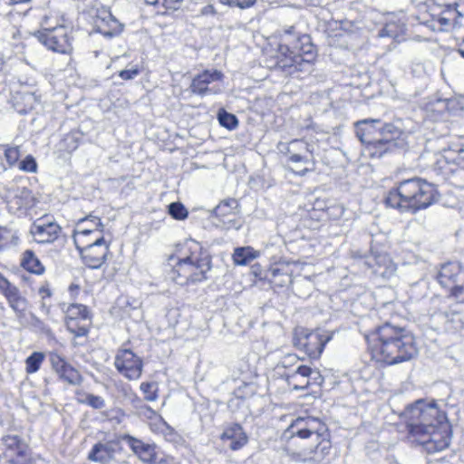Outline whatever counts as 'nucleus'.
Returning a JSON list of instances; mask_svg holds the SVG:
<instances>
[{
    "instance_id": "f257e3e1",
    "label": "nucleus",
    "mask_w": 464,
    "mask_h": 464,
    "mask_svg": "<svg viewBox=\"0 0 464 464\" xmlns=\"http://www.w3.org/2000/svg\"><path fill=\"white\" fill-rule=\"evenodd\" d=\"M407 428L414 440L429 453L442 451L450 443V425L444 411L432 401L418 400L404 412Z\"/></svg>"
},
{
    "instance_id": "f03ea898",
    "label": "nucleus",
    "mask_w": 464,
    "mask_h": 464,
    "mask_svg": "<svg viewBox=\"0 0 464 464\" xmlns=\"http://www.w3.org/2000/svg\"><path fill=\"white\" fill-rule=\"evenodd\" d=\"M367 340L372 357L390 365L411 361L418 354L413 334L391 323L380 325Z\"/></svg>"
},
{
    "instance_id": "7ed1b4c3",
    "label": "nucleus",
    "mask_w": 464,
    "mask_h": 464,
    "mask_svg": "<svg viewBox=\"0 0 464 464\" xmlns=\"http://www.w3.org/2000/svg\"><path fill=\"white\" fill-rule=\"evenodd\" d=\"M285 439L298 437L300 439L312 438L316 446L314 449L295 451L288 447H284L283 451L295 462L304 464H327L332 450V443L328 439L326 426L317 419L298 417L292 421L284 431Z\"/></svg>"
},
{
    "instance_id": "20e7f679",
    "label": "nucleus",
    "mask_w": 464,
    "mask_h": 464,
    "mask_svg": "<svg viewBox=\"0 0 464 464\" xmlns=\"http://www.w3.org/2000/svg\"><path fill=\"white\" fill-rule=\"evenodd\" d=\"M439 198L435 186L425 179L413 178L405 179L389 190L384 202L386 206L401 213L415 214L434 204Z\"/></svg>"
},
{
    "instance_id": "39448f33",
    "label": "nucleus",
    "mask_w": 464,
    "mask_h": 464,
    "mask_svg": "<svg viewBox=\"0 0 464 464\" xmlns=\"http://www.w3.org/2000/svg\"><path fill=\"white\" fill-rule=\"evenodd\" d=\"M175 260L170 277L177 284L186 285L208 279L207 273L211 269V256L199 243L188 241L179 256L169 257V261Z\"/></svg>"
},
{
    "instance_id": "423d86ee",
    "label": "nucleus",
    "mask_w": 464,
    "mask_h": 464,
    "mask_svg": "<svg viewBox=\"0 0 464 464\" xmlns=\"http://www.w3.org/2000/svg\"><path fill=\"white\" fill-rule=\"evenodd\" d=\"M355 133L362 143L368 145L372 157L381 158L400 146L401 130L393 123L365 119L355 123Z\"/></svg>"
},
{
    "instance_id": "0eeeda50",
    "label": "nucleus",
    "mask_w": 464,
    "mask_h": 464,
    "mask_svg": "<svg viewBox=\"0 0 464 464\" xmlns=\"http://www.w3.org/2000/svg\"><path fill=\"white\" fill-rule=\"evenodd\" d=\"M73 241L83 263L92 269L100 268L109 253V244L102 235H95L92 229L75 232Z\"/></svg>"
},
{
    "instance_id": "6e6552de",
    "label": "nucleus",
    "mask_w": 464,
    "mask_h": 464,
    "mask_svg": "<svg viewBox=\"0 0 464 464\" xmlns=\"http://www.w3.org/2000/svg\"><path fill=\"white\" fill-rule=\"evenodd\" d=\"M333 338V334L324 330L309 331L305 328H296L294 333V345L304 351L310 358L316 359L322 354L325 344Z\"/></svg>"
},
{
    "instance_id": "1a4fd4ad",
    "label": "nucleus",
    "mask_w": 464,
    "mask_h": 464,
    "mask_svg": "<svg viewBox=\"0 0 464 464\" xmlns=\"http://www.w3.org/2000/svg\"><path fill=\"white\" fill-rule=\"evenodd\" d=\"M34 36L39 43L53 52L70 53L72 50V34L64 25L37 31Z\"/></svg>"
},
{
    "instance_id": "9d476101",
    "label": "nucleus",
    "mask_w": 464,
    "mask_h": 464,
    "mask_svg": "<svg viewBox=\"0 0 464 464\" xmlns=\"http://www.w3.org/2000/svg\"><path fill=\"white\" fill-rule=\"evenodd\" d=\"M437 279L439 284L450 291L451 295L463 300L464 270L458 262H449L441 266Z\"/></svg>"
},
{
    "instance_id": "9b49d317",
    "label": "nucleus",
    "mask_w": 464,
    "mask_h": 464,
    "mask_svg": "<svg viewBox=\"0 0 464 464\" xmlns=\"http://www.w3.org/2000/svg\"><path fill=\"white\" fill-rule=\"evenodd\" d=\"M4 455L10 464H29L30 453L27 443L18 434L9 432L2 437Z\"/></svg>"
},
{
    "instance_id": "f8f14e48",
    "label": "nucleus",
    "mask_w": 464,
    "mask_h": 464,
    "mask_svg": "<svg viewBox=\"0 0 464 464\" xmlns=\"http://www.w3.org/2000/svg\"><path fill=\"white\" fill-rule=\"evenodd\" d=\"M114 366L121 375L133 381L141 376L143 363L130 349H120L115 356Z\"/></svg>"
},
{
    "instance_id": "ddd939ff",
    "label": "nucleus",
    "mask_w": 464,
    "mask_h": 464,
    "mask_svg": "<svg viewBox=\"0 0 464 464\" xmlns=\"http://www.w3.org/2000/svg\"><path fill=\"white\" fill-rule=\"evenodd\" d=\"M223 73L218 70H205L195 76L189 86L190 92L201 97L212 94H218L221 92L220 87L209 84L222 81Z\"/></svg>"
},
{
    "instance_id": "4468645a",
    "label": "nucleus",
    "mask_w": 464,
    "mask_h": 464,
    "mask_svg": "<svg viewBox=\"0 0 464 464\" xmlns=\"http://www.w3.org/2000/svg\"><path fill=\"white\" fill-rule=\"evenodd\" d=\"M50 362L53 371L59 379L70 385L77 386L82 382V377L78 370L72 367L63 356L57 353L50 354Z\"/></svg>"
},
{
    "instance_id": "2eb2a0df",
    "label": "nucleus",
    "mask_w": 464,
    "mask_h": 464,
    "mask_svg": "<svg viewBox=\"0 0 464 464\" xmlns=\"http://www.w3.org/2000/svg\"><path fill=\"white\" fill-rule=\"evenodd\" d=\"M61 232V227L54 221L45 218L35 220L31 227V234L35 242L49 244L54 242Z\"/></svg>"
},
{
    "instance_id": "dca6fc26",
    "label": "nucleus",
    "mask_w": 464,
    "mask_h": 464,
    "mask_svg": "<svg viewBox=\"0 0 464 464\" xmlns=\"http://www.w3.org/2000/svg\"><path fill=\"white\" fill-rule=\"evenodd\" d=\"M364 265L372 273L382 279H390L396 272V266L386 254L371 255L366 257Z\"/></svg>"
},
{
    "instance_id": "f3484780",
    "label": "nucleus",
    "mask_w": 464,
    "mask_h": 464,
    "mask_svg": "<svg viewBox=\"0 0 464 464\" xmlns=\"http://www.w3.org/2000/svg\"><path fill=\"white\" fill-rule=\"evenodd\" d=\"M294 51L290 52V56L278 61V66L282 69L296 68V64L302 59L301 55L312 54L314 52V45L311 44V38L307 34L299 36L293 46Z\"/></svg>"
},
{
    "instance_id": "a211bd4d",
    "label": "nucleus",
    "mask_w": 464,
    "mask_h": 464,
    "mask_svg": "<svg viewBox=\"0 0 464 464\" xmlns=\"http://www.w3.org/2000/svg\"><path fill=\"white\" fill-rule=\"evenodd\" d=\"M1 294L6 298L9 306L14 310L18 317L24 315L27 302L24 297L20 295L19 289L10 282L0 289Z\"/></svg>"
},
{
    "instance_id": "6ab92c4d",
    "label": "nucleus",
    "mask_w": 464,
    "mask_h": 464,
    "mask_svg": "<svg viewBox=\"0 0 464 464\" xmlns=\"http://www.w3.org/2000/svg\"><path fill=\"white\" fill-rule=\"evenodd\" d=\"M438 5L441 7V11L437 14V20L443 27L450 26L463 15L459 10V3L457 0L451 2L439 0Z\"/></svg>"
},
{
    "instance_id": "aec40b11",
    "label": "nucleus",
    "mask_w": 464,
    "mask_h": 464,
    "mask_svg": "<svg viewBox=\"0 0 464 464\" xmlns=\"http://www.w3.org/2000/svg\"><path fill=\"white\" fill-rule=\"evenodd\" d=\"M295 147H302L305 152L313 153L311 146L304 140L295 139L289 143H279L277 148L282 152L285 150V152L290 155L288 160L291 162L309 163L310 159L302 153L296 152Z\"/></svg>"
},
{
    "instance_id": "412c9836",
    "label": "nucleus",
    "mask_w": 464,
    "mask_h": 464,
    "mask_svg": "<svg viewBox=\"0 0 464 464\" xmlns=\"http://www.w3.org/2000/svg\"><path fill=\"white\" fill-rule=\"evenodd\" d=\"M125 440L142 462L150 464L157 455L153 445L145 443L130 435H127Z\"/></svg>"
},
{
    "instance_id": "4be33fe9",
    "label": "nucleus",
    "mask_w": 464,
    "mask_h": 464,
    "mask_svg": "<svg viewBox=\"0 0 464 464\" xmlns=\"http://www.w3.org/2000/svg\"><path fill=\"white\" fill-rule=\"evenodd\" d=\"M221 440H230L229 448L237 450L246 444L247 436L239 424L234 423L224 430Z\"/></svg>"
},
{
    "instance_id": "5701e85b",
    "label": "nucleus",
    "mask_w": 464,
    "mask_h": 464,
    "mask_svg": "<svg viewBox=\"0 0 464 464\" xmlns=\"http://www.w3.org/2000/svg\"><path fill=\"white\" fill-rule=\"evenodd\" d=\"M7 198H9V203L15 205L17 209H28L35 205V199L32 191L25 187L17 188L10 191Z\"/></svg>"
},
{
    "instance_id": "b1692460",
    "label": "nucleus",
    "mask_w": 464,
    "mask_h": 464,
    "mask_svg": "<svg viewBox=\"0 0 464 464\" xmlns=\"http://www.w3.org/2000/svg\"><path fill=\"white\" fill-rule=\"evenodd\" d=\"M445 152L446 155L441 157L436 164V169L439 172L448 173L446 167H448L449 161L459 166H464V145H457L454 148L448 149Z\"/></svg>"
},
{
    "instance_id": "393cba45",
    "label": "nucleus",
    "mask_w": 464,
    "mask_h": 464,
    "mask_svg": "<svg viewBox=\"0 0 464 464\" xmlns=\"http://www.w3.org/2000/svg\"><path fill=\"white\" fill-rule=\"evenodd\" d=\"M313 371L309 366L299 364L291 373L286 374V381L294 389H304L309 385V376Z\"/></svg>"
},
{
    "instance_id": "a878e982",
    "label": "nucleus",
    "mask_w": 464,
    "mask_h": 464,
    "mask_svg": "<svg viewBox=\"0 0 464 464\" xmlns=\"http://www.w3.org/2000/svg\"><path fill=\"white\" fill-rule=\"evenodd\" d=\"M114 449L109 443H96L88 455V459L95 462H108L114 457Z\"/></svg>"
},
{
    "instance_id": "bb28decb",
    "label": "nucleus",
    "mask_w": 464,
    "mask_h": 464,
    "mask_svg": "<svg viewBox=\"0 0 464 464\" xmlns=\"http://www.w3.org/2000/svg\"><path fill=\"white\" fill-rule=\"evenodd\" d=\"M20 265L32 274L43 275L44 273V265L33 250L27 249L23 253Z\"/></svg>"
},
{
    "instance_id": "cd10ccee",
    "label": "nucleus",
    "mask_w": 464,
    "mask_h": 464,
    "mask_svg": "<svg viewBox=\"0 0 464 464\" xmlns=\"http://www.w3.org/2000/svg\"><path fill=\"white\" fill-rule=\"evenodd\" d=\"M406 31L405 24L399 21H390L378 32V36L381 38L389 37L397 42L404 35Z\"/></svg>"
},
{
    "instance_id": "c85d7f7f",
    "label": "nucleus",
    "mask_w": 464,
    "mask_h": 464,
    "mask_svg": "<svg viewBox=\"0 0 464 464\" xmlns=\"http://www.w3.org/2000/svg\"><path fill=\"white\" fill-rule=\"evenodd\" d=\"M260 256V252L251 246L237 247L233 253V261L237 266H246Z\"/></svg>"
},
{
    "instance_id": "c756f323",
    "label": "nucleus",
    "mask_w": 464,
    "mask_h": 464,
    "mask_svg": "<svg viewBox=\"0 0 464 464\" xmlns=\"http://www.w3.org/2000/svg\"><path fill=\"white\" fill-rule=\"evenodd\" d=\"M89 318V311L83 304H71L65 310V320H87Z\"/></svg>"
},
{
    "instance_id": "7c9ffc66",
    "label": "nucleus",
    "mask_w": 464,
    "mask_h": 464,
    "mask_svg": "<svg viewBox=\"0 0 464 464\" xmlns=\"http://www.w3.org/2000/svg\"><path fill=\"white\" fill-rule=\"evenodd\" d=\"M238 203L235 198H227L221 201L214 209V214L221 218L236 214Z\"/></svg>"
},
{
    "instance_id": "2f4dec72",
    "label": "nucleus",
    "mask_w": 464,
    "mask_h": 464,
    "mask_svg": "<svg viewBox=\"0 0 464 464\" xmlns=\"http://www.w3.org/2000/svg\"><path fill=\"white\" fill-rule=\"evenodd\" d=\"M45 355L42 352H34L25 360V372L28 374L36 372L43 362L44 361Z\"/></svg>"
},
{
    "instance_id": "473e14b6",
    "label": "nucleus",
    "mask_w": 464,
    "mask_h": 464,
    "mask_svg": "<svg viewBox=\"0 0 464 464\" xmlns=\"http://www.w3.org/2000/svg\"><path fill=\"white\" fill-rule=\"evenodd\" d=\"M85 320H65L67 330L72 333L75 337H82L88 334V328Z\"/></svg>"
},
{
    "instance_id": "72a5a7b5",
    "label": "nucleus",
    "mask_w": 464,
    "mask_h": 464,
    "mask_svg": "<svg viewBox=\"0 0 464 464\" xmlns=\"http://www.w3.org/2000/svg\"><path fill=\"white\" fill-rule=\"evenodd\" d=\"M18 237L15 232L6 227H0V251L12 245H16Z\"/></svg>"
},
{
    "instance_id": "f704fd0d",
    "label": "nucleus",
    "mask_w": 464,
    "mask_h": 464,
    "mask_svg": "<svg viewBox=\"0 0 464 464\" xmlns=\"http://www.w3.org/2000/svg\"><path fill=\"white\" fill-rule=\"evenodd\" d=\"M218 120L222 127L230 130L236 129L238 124V120L236 115L227 112L224 109L219 110L218 113Z\"/></svg>"
},
{
    "instance_id": "c9c22d12",
    "label": "nucleus",
    "mask_w": 464,
    "mask_h": 464,
    "mask_svg": "<svg viewBox=\"0 0 464 464\" xmlns=\"http://www.w3.org/2000/svg\"><path fill=\"white\" fill-rule=\"evenodd\" d=\"M4 156L9 167H13L19 163L21 156L20 149L18 146L3 145Z\"/></svg>"
},
{
    "instance_id": "e433bc0d",
    "label": "nucleus",
    "mask_w": 464,
    "mask_h": 464,
    "mask_svg": "<svg viewBox=\"0 0 464 464\" xmlns=\"http://www.w3.org/2000/svg\"><path fill=\"white\" fill-rule=\"evenodd\" d=\"M169 214L177 220H183L188 218V212L180 202H172L168 206Z\"/></svg>"
},
{
    "instance_id": "4c0bfd02",
    "label": "nucleus",
    "mask_w": 464,
    "mask_h": 464,
    "mask_svg": "<svg viewBox=\"0 0 464 464\" xmlns=\"http://www.w3.org/2000/svg\"><path fill=\"white\" fill-rule=\"evenodd\" d=\"M140 391L144 393V398L148 401H154L158 399V386L155 382H141Z\"/></svg>"
},
{
    "instance_id": "58836bf2",
    "label": "nucleus",
    "mask_w": 464,
    "mask_h": 464,
    "mask_svg": "<svg viewBox=\"0 0 464 464\" xmlns=\"http://www.w3.org/2000/svg\"><path fill=\"white\" fill-rule=\"evenodd\" d=\"M18 169L27 173H36L38 169V164L32 155H27L24 160L19 161Z\"/></svg>"
},
{
    "instance_id": "ea45409f",
    "label": "nucleus",
    "mask_w": 464,
    "mask_h": 464,
    "mask_svg": "<svg viewBox=\"0 0 464 464\" xmlns=\"http://www.w3.org/2000/svg\"><path fill=\"white\" fill-rule=\"evenodd\" d=\"M222 5L239 9H247L252 7L256 0H219Z\"/></svg>"
},
{
    "instance_id": "a19ab883",
    "label": "nucleus",
    "mask_w": 464,
    "mask_h": 464,
    "mask_svg": "<svg viewBox=\"0 0 464 464\" xmlns=\"http://www.w3.org/2000/svg\"><path fill=\"white\" fill-rule=\"evenodd\" d=\"M85 221H90L92 224H93L94 227L91 229L95 231V235H102L104 228V225L98 217L90 214L87 217L81 218L79 220V223H83Z\"/></svg>"
},
{
    "instance_id": "79ce46f5",
    "label": "nucleus",
    "mask_w": 464,
    "mask_h": 464,
    "mask_svg": "<svg viewBox=\"0 0 464 464\" xmlns=\"http://www.w3.org/2000/svg\"><path fill=\"white\" fill-rule=\"evenodd\" d=\"M85 403L96 410H101L105 407L104 399L94 394H87Z\"/></svg>"
},
{
    "instance_id": "37998d69",
    "label": "nucleus",
    "mask_w": 464,
    "mask_h": 464,
    "mask_svg": "<svg viewBox=\"0 0 464 464\" xmlns=\"http://www.w3.org/2000/svg\"><path fill=\"white\" fill-rule=\"evenodd\" d=\"M139 72L140 71L137 68L126 69L120 71L119 76L122 80L128 81L134 79L139 74Z\"/></svg>"
},
{
    "instance_id": "c03bdc74",
    "label": "nucleus",
    "mask_w": 464,
    "mask_h": 464,
    "mask_svg": "<svg viewBox=\"0 0 464 464\" xmlns=\"http://www.w3.org/2000/svg\"><path fill=\"white\" fill-rule=\"evenodd\" d=\"M299 358L295 354H287L280 362V365L284 368H289L298 362Z\"/></svg>"
},
{
    "instance_id": "a18cd8bd",
    "label": "nucleus",
    "mask_w": 464,
    "mask_h": 464,
    "mask_svg": "<svg viewBox=\"0 0 464 464\" xmlns=\"http://www.w3.org/2000/svg\"><path fill=\"white\" fill-rule=\"evenodd\" d=\"M183 0H162V6L170 10H178Z\"/></svg>"
},
{
    "instance_id": "49530a36",
    "label": "nucleus",
    "mask_w": 464,
    "mask_h": 464,
    "mask_svg": "<svg viewBox=\"0 0 464 464\" xmlns=\"http://www.w3.org/2000/svg\"><path fill=\"white\" fill-rule=\"evenodd\" d=\"M150 464H175L174 459L171 457H159L156 455Z\"/></svg>"
},
{
    "instance_id": "de8ad7c7",
    "label": "nucleus",
    "mask_w": 464,
    "mask_h": 464,
    "mask_svg": "<svg viewBox=\"0 0 464 464\" xmlns=\"http://www.w3.org/2000/svg\"><path fill=\"white\" fill-rule=\"evenodd\" d=\"M109 16L111 17V14ZM111 22L114 24L115 26L111 30L104 31L102 33L105 36H109V37H111V36H113L116 34L121 32V29L118 28L120 26L118 22L115 19H112V18H111Z\"/></svg>"
},
{
    "instance_id": "09e8293b",
    "label": "nucleus",
    "mask_w": 464,
    "mask_h": 464,
    "mask_svg": "<svg viewBox=\"0 0 464 464\" xmlns=\"http://www.w3.org/2000/svg\"><path fill=\"white\" fill-rule=\"evenodd\" d=\"M39 293L42 295L43 298L50 297L52 295V292L48 285H42L39 289Z\"/></svg>"
},
{
    "instance_id": "8fccbe9b",
    "label": "nucleus",
    "mask_w": 464,
    "mask_h": 464,
    "mask_svg": "<svg viewBox=\"0 0 464 464\" xmlns=\"http://www.w3.org/2000/svg\"><path fill=\"white\" fill-rule=\"evenodd\" d=\"M295 175L297 176H300V177H303V176H305L308 172L312 171L313 169H308V168H304L303 169H300V170H294L292 169H290Z\"/></svg>"
},
{
    "instance_id": "3c124183",
    "label": "nucleus",
    "mask_w": 464,
    "mask_h": 464,
    "mask_svg": "<svg viewBox=\"0 0 464 464\" xmlns=\"http://www.w3.org/2000/svg\"><path fill=\"white\" fill-rule=\"evenodd\" d=\"M9 283L8 279L0 273V289Z\"/></svg>"
},
{
    "instance_id": "603ef678",
    "label": "nucleus",
    "mask_w": 464,
    "mask_h": 464,
    "mask_svg": "<svg viewBox=\"0 0 464 464\" xmlns=\"http://www.w3.org/2000/svg\"><path fill=\"white\" fill-rule=\"evenodd\" d=\"M147 5H162V0H144Z\"/></svg>"
},
{
    "instance_id": "864d4df0",
    "label": "nucleus",
    "mask_w": 464,
    "mask_h": 464,
    "mask_svg": "<svg viewBox=\"0 0 464 464\" xmlns=\"http://www.w3.org/2000/svg\"><path fill=\"white\" fill-rule=\"evenodd\" d=\"M140 401H141L140 399L136 394H134L132 402H140Z\"/></svg>"
},
{
    "instance_id": "5fc2aeb1",
    "label": "nucleus",
    "mask_w": 464,
    "mask_h": 464,
    "mask_svg": "<svg viewBox=\"0 0 464 464\" xmlns=\"http://www.w3.org/2000/svg\"><path fill=\"white\" fill-rule=\"evenodd\" d=\"M296 152L302 153L305 152L304 150L302 147H295Z\"/></svg>"
},
{
    "instance_id": "6e6d98bb",
    "label": "nucleus",
    "mask_w": 464,
    "mask_h": 464,
    "mask_svg": "<svg viewBox=\"0 0 464 464\" xmlns=\"http://www.w3.org/2000/svg\"><path fill=\"white\" fill-rule=\"evenodd\" d=\"M207 9H209L212 14L215 13L214 7L212 5H208V6L205 7V10H207Z\"/></svg>"
},
{
    "instance_id": "4d7b16f0",
    "label": "nucleus",
    "mask_w": 464,
    "mask_h": 464,
    "mask_svg": "<svg viewBox=\"0 0 464 464\" xmlns=\"http://www.w3.org/2000/svg\"><path fill=\"white\" fill-rule=\"evenodd\" d=\"M167 429L169 430V436L174 435V432H173L172 429H170L169 426H167Z\"/></svg>"
},
{
    "instance_id": "13d9d810",
    "label": "nucleus",
    "mask_w": 464,
    "mask_h": 464,
    "mask_svg": "<svg viewBox=\"0 0 464 464\" xmlns=\"http://www.w3.org/2000/svg\"><path fill=\"white\" fill-rule=\"evenodd\" d=\"M35 320H36L38 324H43V323L40 320H38V319H35Z\"/></svg>"
},
{
    "instance_id": "bf43d9fd",
    "label": "nucleus",
    "mask_w": 464,
    "mask_h": 464,
    "mask_svg": "<svg viewBox=\"0 0 464 464\" xmlns=\"http://www.w3.org/2000/svg\"><path fill=\"white\" fill-rule=\"evenodd\" d=\"M208 12H209V9H207V10L204 9L203 14H208Z\"/></svg>"
},
{
    "instance_id": "052dcab7",
    "label": "nucleus",
    "mask_w": 464,
    "mask_h": 464,
    "mask_svg": "<svg viewBox=\"0 0 464 464\" xmlns=\"http://www.w3.org/2000/svg\"><path fill=\"white\" fill-rule=\"evenodd\" d=\"M455 315L458 317V320L460 321L459 314H456Z\"/></svg>"
},
{
    "instance_id": "680f3d73",
    "label": "nucleus",
    "mask_w": 464,
    "mask_h": 464,
    "mask_svg": "<svg viewBox=\"0 0 464 464\" xmlns=\"http://www.w3.org/2000/svg\"><path fill=\"white\" fill-rule=\"evenodd\" d=\"M291 30H293V27H290V30L287 31V33H291Z\"/></svg>"
},
{
    "instance_id": "e2e57ef3",
    "label": "nucleus",
    "mask_w": 464,
    "mask_h": 464,
    "mask_svg": "<svg viewBox=\"0 0 464 464\" xmlns=\"http://www.w3.org/2000/svg\"><path fill=\"white\" fill-rule=\"evenodd\" d=\"M291 30H293V27H290V30L287 31V33H291Z\"/></svg>"
}]
</instances>
